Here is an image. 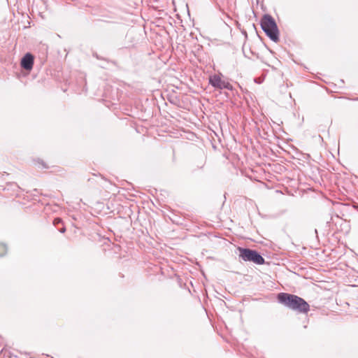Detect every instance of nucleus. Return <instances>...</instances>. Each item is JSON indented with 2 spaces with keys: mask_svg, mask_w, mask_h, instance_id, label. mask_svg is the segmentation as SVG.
I'll return each mask as SVG.
<instances>
[{
  "mask_svg": "<svg viewBox=\"0 0 358 358\" xmlns=\"http://www.w3.org/2000/svg\"><path fill=\"white\" fill-rule=\"evenodd\" d=\"M61 222H62V220H61L60 218H59V217L55 218V219L54 220V221H53V224H54V225H57V224H59V223H61Z\"/></svg>",
  "mask_w": 358,
  "mask_h": 358,
  "instance_id": "0eeeda50",
  "label": "nucleus"
},
{
  "mask_svg": "<svg viewBox=\"0 0 358 358\" xmlns=\"http://www.w3.org/2000/svg\"><path fill=\"white\" fill-rule=\"evenodd\" d=\"M239 257L245 262H252L256 264H263L264 259L256 250L248 248H238Z\"/></svg>",
  "mask_w": 358,
  "mask_h": 358,
  "instance_id": "7ed1b4c3",
  "label": "nucleus"
},
{
  "mask_svg": "<svg viewBox=\"0 0 358 358\" xmlns=\"http://www.w3.org/2000/svg\"><path fill=\"white\" fill-rule=\"evenodd\" d=\"M7 252V248L6 245L0 243V257L4 255Z\"/></svg>",
  "mask_w": 358,
  "mask_h": 358,
  "instance_id": "423d86ee",
  "label": "nucleus"
},
{
  "mask_svg": "<svg viewBox=\"0 0 358 358\" xmlns=\"http://www.w3.org/2000/svg\"><path fill=\"white\" fill-rule=\"evenodd\" d=\"M65 231H66L65 227H62V229H59V231H60L61 233H64V232H65Z\"/></svg>",
  "mask_w": 358,
  "mask_h": 358,
  "instance_id": "6e6552de",
  "label": "nucleus"
},
{
  "mask_svg": "<svg viewBox=\"0 0 358 358\" xmlns=\"http://www.w3.org/2000/svg\"><path fill=\"white\" fill-rule=\"evenodd\" d=\"M209 83L213 86L214 87L218 88V89H227V90H231L232 87L231 84L222 80L219 75H213L210 77L209 78Z\"/></svg>",
  "mask_w": 358,
  "mask_h": 358,
  "instance_id": "20e7f679",
  "label": "nucleus"
},
{
  "mask_svg": "<svg viewBox=\"0 0 358 358\" xmlns=\"http://www.w3.org/2000/svg\"><path fill=\"white\" fill-rule=\"evenodd\" d=\"M207 293H208L207 292H203V297H205L206 296H207Z\"/></svg>",
  "mask_w": 358,
  "mask_h": 358,
  "instance_id": "1a4fd4ad",
  "label": "nucleus"
},
{
  "mask_svg": "<svg viewBox=\"0 0 358 358\" xmlns=\"http://www.w3.org/2000/svg\"><path fill=\"white\" fill-rule=\"evenodd\" d=\"M34 65V57L30 53H27L21 60V66L25 70H31Z\"/></svg>",
  "mask_w": 358,
  "mask_h": 358,
  "instance_id": "39448f33",
  "label": "nucleus"
},
{
  "mask_svg": "<svg viewBox=\"0 0 358 358\" xmlns=\"http://www.w3.org/2000/svg\"><path fill=\"white\" fill-rule=\"evenodd\" d=\"M278 300L285 306L301 313L309 311V304L302 298L296 295L281 292L278 295Z\"/></svg>",
  "mask_w": 358,
  "mask_h": 358,
  "instance_id": "f257e3e1",
  "label": "nucleus"
},
{
  "mask_svg": "<svg viewBox=\"0 0 358 358\" xmlns=\"http://www.w3.org/2000/svg\"><path fill=\"white\" fill-rule=\"evenodd\" d=\"M261 27L266 34L274 42L279 40V32L276 23L269 15H264L261 20Z\"/></svg>",
  "mask_w": 358,
  "mask_h": 358,
  "instance_id": "f03ea898",
  "label": "nucleus"
}]
</instances>
